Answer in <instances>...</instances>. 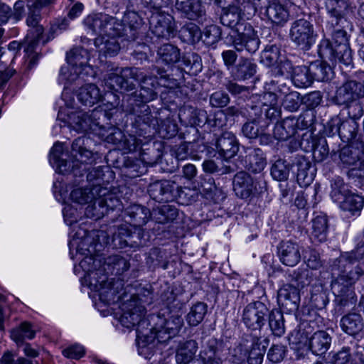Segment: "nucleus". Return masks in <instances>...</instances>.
Returning a JSON list of instances; mask_svg holds the SVG:
<instances>
[{
  "instance_id": "f257e3e1",
  "label": "nucleus",
  "mask_w": 364,
  "mask_h": 364,
  "mask_svg": "<svg viewBox=\"0 0 364 364\" xmlns=\"http://www.w3.org/2000/svg\"><path fill=\"white\" fill-rule=\"evenodd\" d=\"M123 313L119 318L122 326L129 328L136 327V344L138 353L146 359L154 355L155 342L165 343L175 336L183 326V318L178 315L168 317L150 315L144 318L146 309L136 299H132L122 304Z\"/></svg>"
},
{
  "instance_id": "f03ea898",
  "label": "nucleus",
  "mask_w": 364,
  "mask_h": 364,
  "mask_svg": "<svg viewBox=\"0 0 364 364\" xmlns=\"http://www.w3.org/2000/svg\"><path fill=\"white\" fill-rule=\"evenodd\" d=\"M85 26L93 34L100 36L95 40V46L100 55L114 56L120 50L117 38L124 36L122 26L118 20L105 14H93L84 20Z\"/></svg>"
},
{
  "instance_id": "7ed1b4c3",
  "label": "nucleus",
  "mask_w": 364,
  "mask_h": 364,
  "mask_svg": "<svg viewBox=\"0 0 364 364\" xmlns=\"http://www.w3.org/2000/svg\"><path fill=\"white\" fill-rule=\"evenodd\" d=\"M70 198L79 204L94 203L92 205H89L86 208L85 215L89 218H100L105 214V210L114 209L119 205L117 196L109 188L102 186L100 183L85 189L74 188L71 191Z\"/></svg>"
},
{
  "instance_id": "20e7f679",
  "label": "nucleus",
  "mask_w": 364,
  "mask_h": 364,
  "mask_svg": "<svg viewBox=\"0 0 364 364\" xmlns=\"http://www.w3.org/2000/svg\"><path fill=\"white\" fill-rule=\"evenodd\" d=\"M85 141H88V139L84 136L74 140L71 151L73 159L71 162L60 158L63 151V144L55 143L50 152V164L60 173L73 172L75 176L82 175L87 170V165L92 162V153L83 146Z\"/></svg>"
},
{
  "instance_id": "39448f33",
  "label": "nucleus",
  "mask_w": 364,
  "mask_h": 364,
  "mask_svg": "<svg viewBox=\"0 0 364 364\" xmlns=\"http://www.w3.org/2000/svg\"><path fill=\"white\" fill-rule=\"evenodd\" d=\"M105 116V112L100 107H96L89 112L80 109H61L58 112V119L77 132L86 133L89 131L95 132L100 129L102 127L100 120L102 117Z\"/></svg>"
},
{
  "instance_id": "423d86ee",
  "label": "nucleus",
  "mask_w": 364,
  "mask_h": 364,
  "mask_svg": "<svg viewBox=\"0 0 364 364\" xmlns=\"http://www.w3.org/2000/svg\"><path fill=\"white\" fill-rule=\"evenodd\" d=\"M333 43L323 38L318 45V54L332 64L341 63L346 66L353 63L352 52L348 43L346 32L336 29L332 32Z\"/></svg>"
},
{
  "instance_id": "0eeeda50",
  "label": "nucleus",
  "mask_w": 364,
  "mask_h": 364,
  "mask_svg": "<svg viewBox=\"0 0 364 364\" xmlns=\"http://www.w3.org/2000/svg\"><path fill=\"white\" fill-rule=\"evenodd\" d=\"M48 6L37 5V1L33 2L31 5H28V14L26 18V23L31 28L27 33L24 43H28L27 47L25 48L27 58L23 65L26 70L32 69L37 63L38 58L36 52V47L44 31L43 26L38 24L41 20L40 11Z\"/></svg>"
},
{
  "instance_id": "6e6552de",
  "label": "nucleus",
  "mask_w": 364,
  "mask_h": 364,
  "mask_svg": "<svg viewBox=\"0 0 364 364\" xmlns=\"http://www.w3.org/2000/svg\"><path fill=\"white\" fill-rule=\"evenodd\" d=\"M361 259L352 252L347 255H342L338 259L339 266L343 269L338 274L337 278L331 283V289L335 294L339 296L347 295L350 287L363 274L364 269L361 264L353 267L354 262Z\"/></svg>"
},
{
  "instance_id": "1a4fd4ad",
  "label": "nucleus",
  "mask_w": 364,
  "mask_h": 364,
  "mask_svg": "<svg viewBox=\"0 0 364 364\" xmlns=\"http://www.w3.org/2000/svg\"><path fill=\"white\" fill-rule=\"evenodd\" d=\"M331 196L333 201L339 203L340 208L354 215L359 213L364 205V198L346 190L342 179L338 178L331 183Z\"/></svg>"
},
{
  "instance_id": "9d476101",
  "label": "nucleus",
  "mask_w": 364,
  "mask_h": 364,
  "mask_svg": "<svg viewBox=\"0 0 364 364\" xmlns=\"http://www.w3.org/2000/svg\"><path fill=\"white\" fill-rule=\"evenodd\" d=\"M142 72L136 68H116L104 77L105 85L114 91H130L134 89V80H140Z\"/></svg>"
},
{
  "instance_id": "9b49d317",
  "label": "nucleus",
  "mask_w": 364,
  "mask_h": 364,
  "mask_svg": "<svg viewBox=\"0 0 364 364\" xmlns=\"http://www.w3.org/2000/svg\"><path fill=\"white\" fill-rule=\"evenodd\" d=\"M157 73L159 76H146L142 73V77L140 80H134V81L139 82L141 84V89L139 90V97L143 102H149L154 100L157 95L156 89L159 86L173 88L177 85V82L171 79L168 76L163 75L157 70Z\"/></svg>"
},
{
  "instance_id": "f8f14e48",
  "label": "nucleus",
  "mask_w": 364,
  "mask_h": 364,
  "mask_svg": "<svg viewBox=\"0 0 364 364\" xmlns=\"http://www.w3.org/2000/svg\"><path fill=\"white\" fill-rule=\"evenodd\" d=\"M70 249L75 247L77 254L84 255L85 257L80 262V266L86 273L85 280L89 282V276L92 274H97L96 278H99L102 274V270H93L92 265L95 263V247L91 244L90 238L88 236L83 237L80 241L78 239L73 238L69 242Z\"/></svg>"
},
{
  "instance_id": "ddd939ff",
  "label": "nucleus",
  "mask_w": 364,
  "mask_h": 364,
  "mask_svg": "<svg viewBox=\"0 0 364 364\" xmlns=\"http://www.w3.org/2000/svg\"><path fill=\"white\" fill-rule=\"evenodd\" d=\"M289 37L298 47L306 50L315 43L317 34L310 21L300 18L291 23Z\"/></svg>"
},
{
  "instance_id": "4468645a",
  "label": "nucleus",
  "mask_w": 364,
  "mask_h": 364,
  "mask_svg": "<svg viewBox=\"0 0 364 364\" xmlns=\"http://www.w3.org/2000/svg\"><path fill=\"white\" fill-rule=\"evenodd\" d=\"M229 40L237 51L246 50L250 53H255L260 43L257 32L250 24L240 26L238 31L230 34Z\"/></svg>"
},
{
  "instance_id": "2eb2a0df",
  "label": "nucleus",
  "mask_w": 364,
  "mask_h": 364,
  "mask_svg": "<svg viewBox=\"0 0 364 364\" xmlns=\"http://www.w3.org/2000/svg\"><path fill=\"white\" fill-rule=\"evenodd\" d=\"M269 309L261 301H255L247 304L242 314V321L245 325L252 330L260 329L265 323Z\"/></svg>"
},
{
  "instance_id": "dca6fc26",
  "label": "nucleus",
  "mask_w": 364,
  "mask_h": 364,
  "mask_svg": "<svg viewBox=\"0 0 364 364\" xmlns=\"http://www.w3.org/2000/svg\"><path fill=\"white\" fill-rule=\"evenodd\" d=\"M153 33L159 38H169L174 36L175 23L173 17L166 13H154L149 17Z\"/></svg>"
},
{
  "instance_id": "f3484780",
  "label": "nucleus",
  "mask_w": 364,
  "mask_h": 364,
  "mask_svg": "<svg viewBox=\"0 0 364 364\" xmlns=\"http://www.w3.org/2000/svg\"><path fill=\"white\" fill-rule=\"evenodd\" d=\"M96 274L89 276V286L91 289L98 292L100 299L106 304H110L114 301L115 290L112 288L111 282L107 281L105 274H102L99 278H96Z\"/></svg>"
},
{
  "instance_id": "a211bd4d",
  "label": "nucleus",
  "mask_w": 364,
  "mask_h": 364,
  "mask_svg": "<svg viewBox=\"0 0 364 364\" xmlns=\"http://www.w3.org/2000/svg\"><path fill=\"white\" fill-rule=\"evenodd\" d=\"M188 114L190 115L188 122L192 125L203 126L206 123L210 124L213 126H221L220 122H218V120H220L223 116V113L221 111L216 112L214 115V123L211 124L212 119L208 116L205 110L202 109H196L191 107H186L180 112V117L182 115Z\"/></svg>"
},
{
  "instance_id": "6ab92c4d",
  "label": "nucleus",
  "mask_w": 364,
  "mask_h": 364,
  "mask_svg": "<svg viewBox=\"0 0 364 364\" xmlns=\"http://www.w3.org/2000/svg\"><path fill=\"white\" fill-rule=\"evenodd\" d=\"M289 2L287 0H277L271 3L266 9L268 19L276 25H284L289 18Z\"/></svg>"
},
{
  "instance_id": "aec40b11",
  "label": "nucleus",
  "mask_w": 364,
  "mask_h": 364,
  "mask_svg": "<svg viewBox=\"0 0 364 364\" xmlns=\"http://www.w3.org/2000/svg\"><path fill=\"white\" fill-rule=\"evenodd\" d=\"M176 183L170 181H161L153 183L149 186L150 196L159 203L168 202L174 198Z\"/></svg>"
},
{
  "instance_id": "412c9836",
  "label": "nucleus",
  "mask_w": 364,
  "mask_h": 364,
  "mask_svg": "<svg viewBox=\"0 0 364 364\" xmlns=\"http://www.w3.org/2000/svg\"><path fill=\"white\" fill-rule=\"evenodd\" d=\"M141 13L126 11L122 18V33L128 40L134 41L137 38L139 29L143 25V20L140 15Z\"/></svg>"
},
{
  "instance_id": "4be33fe9",
  "label": "nucleus",
  "mask_w": 364,
  "mask_h": 364,
  "mask_svg": "<svg viewBox=\"0 0 364 364\" xmlns=\"http://www.w3.org/2000/svg\"><path fill=\"white\" fill-rule=\"evenodd\" d=\"M278 255L282 264L294 267L301 259L300 247L296 242L283 241L279 246Z\"/></svg>"
},
{
  "instance_id": "5701e85b",
  "label": "nucleus",
  "mask_w": 364,
  "mask_h": 364,
  "mask_svg": "<svg viewBox=\"0 0 364 364\" xmlns=\"http://www.w3.org/2000/svg\"><path fill=\"white\" fill-rule=\"evenodd\" d=\"M300 301L299 290L291 284H284L278 291L277 301L279 305L287 311L297 309Z\"/></svg>"
},
{
  "instance_id": "b1692460",
  "label": "nucleus",
  "mask_w": 364,
  "mask_h": 364,
  "mask_svg": "<svg viewBox=\"0 0 364 364\" xmlns=\"http://www.w3.org/2000/svg\"><path fill=\"white\" fill-rule=\"evenodd\" d=\"M66 60L67 63L71 66L72 69H77L81 72L82 75L84 74L83 72L85 75L89 74L87 69H90L88 64L90 55L87 50L81 47L74 48L67 53Z\"/></svg>"
},
{
  "instance_id": "393cba45",
  "label": "nucleus",
  "mask_w": 364,
  "mask_h": 364,
  "mask_svg": "<svg viewBox=\"0 0 364 364\" xmlns=\"http://www.w3.org/2000/svg\"><path fill=\"white\" fill-rule=\"evenodd\" d=\"M144 114L141 116H139V122H142L144 124H147L149 127H152L154 129H158L159 132L163 134L164 137L170 138L175 136L177 133V127L175 124L171 122L170 120L164 121L159 124V120L154 117L151 113L148 111V107H146Z\"/></svg>"
},
{
  "instance_id": "a878e982",
  "label": "nucleus",
  "mask_w": 364,
  "mask_h": 364,
  "mask_svg": "<svg viewBox=\"0 0 364 364\" xmlns=\"http://www.w3.org/2000/svg\"><path fill=\"white\" fill-rule=\"evenodd\" d=\"M364 97V92L361 90V83L350 80L340 87L336 95L338 104H347L358 97Z\"/></svg>"
},
{
  "instance_id": "bb28decb",
  "label": "nucleus",
  "mask_w": 364,
  "mask_h": 364,
  "mask_svg": "<svg viewBox=\"0 0 364 364\" xmlns=\"http://www.w3.org/2000/svg\"><path fill=\"white\" fill-rule=\"evenodd\" d=\"M217 148L220 154L225 159L234 157L239 150V144L235 135L230 132H224L218 139Z\"/></svg>"
},
{
  "instance_id": "cd10ccee",
  "label": "nucleus",
  "mask_w": 364,
  "mask_h": 364,
  "mask_svg": "<svg viewBox=\"0 0 364 364\" xmlns=\"http://www.w3.org/2000/svg\"><path fill=\"white\" fill-rule=\"evenodd\" d=\"M232 185L235 194L241 198H248L254 188L253 179L245 171H240L235 175Z\"/></svg>"
},
{
  "instance_id": "c85d7f7f",
  "label": "nucleus",
  "mask_w": 364,
  "mask_h": 364,
  "mask_svg": "<svg viewBox=\"0 0 364 364\" xmlns=\"http://www.w3.org/2000/svg\"><path fill=\"white\" fill-rule=\"evenodd\" d=\"M220 22L223 26L230 28L233 33L238 31L240 26H245L250 24L242 20L241 9L234 5L229 6L224 10Z\"/></svg>"
},
{
  "instance_id": "c756f323",
  "label": "nucleus",
  "mask_w": 364,
  "mask_h": 364,
  "mask_svg": "<svg viewBox=\"0 0 364 364\" xmlns=\"http://www.w3.org/2000/svg\"><path fill=\"white\" fill-rule=\"evenodd\" d=\"M308 343L313 353L322 355L329 348L331 338L326 331H318L311 336Z\"/></svg>"
},
{
  "instance_id": "7c9ffc66",
  "label": "nucleus",
  "mask_w": 364,
  "mask_h": 364,
  "mask_svg": "<svg viewBox=\"0 0 364 364\" xmlns=\"http://www.w3.org/2000/svg\"><path fill=\"white\" fill-rule=\"evenodd\" d=\"M198 348V343L194 340L186 341L181 343L176 354V363L178 364H189L195 358Z\"/></svg>"
},
{
  "instance_id": "2f4dec72",
  "label": "nucleus",
  "mask_w": 364,
  "mask_h": 364,
  "mask_svg": "<svg viewBox=\"0 0 364 364\" xmlns=\"http://www.w3.org/2000/svg\"><path fill=\"white\" fill-rule=\"evenodd\" d=\"M77 97L82 104L92 106L98 102L102 95L97 86L94 84H87L79 89Z\"/></svg>"
},
{
  "instance_id": "473e14b6",
  "label": "nucleus",
  "mask_w": 364,
  "mask_h": 364,
  "mask_svg": "<svg viewBox=\"0 0 364 364\" xmlns=\"http://www.w3.org/2000/svg\"><path fill=\"white\" fill-rule=\"evenodd\" d=\"M247 168L255 173L262 171L267 163L263 151L260 149L248 148L245 156Z\"/></svg>"
},
{
  "instance_id": "72a5a7b5",
  "label": "nucleus",
  "mask_w": 364,
  "mask_h": 364,
  "mask_svg": "<svg viewBox=\"0 0 364 364\" xmlns=\"http://www.w3.org/2000/svg\"><path fill=\"white\" fill-rule=\"evenodd\" d=\"M126 213L130 218L129 223L135 227L146 224L151 215L148 208L137 204L129 205L126 209Z\"/></svg>"
},
{
  "instance_id": "f704fd0d",
  "label": "nucleus",
  "mask_w": 364,
  "mask_h": 364,
  "mask_svg": "<svg viewBox=\"0 0 364 364\" xmlns=\"http://www.w3.org/2000/svg\"><path fill=\"white\" fill-rule=\"evenodd\" d=\"M296 132V127L295 119L294 118L287 117L275 124L273 134L274 138L277 140L284 141L294 135Z\"/></svg>"
},
{
  "instance_id": "c9c22d12",
  "label": "nucleus",
  "mask_w": 364,
  "mask_h": 364,
  "mask_svg": "<svg viewBox=\"0 0 364 364\" xmlns=\"http://www.w3.org/2000/svg\"><path fill=\"white\" fill-rule=\"evenodd\" d=\"M328 234V220L325 215H316L312 220L311 239L315 242H322L326 240Z\"/></svg>"
},
{
  "instance_id": "e433bc0d",
  "label": "nucleus",
  "mask_w": 364,
  "mask_h": 364,
  "mask_svg": "<svg viewBox=\"0 0 364 364\" xmlns=\"http://www.w3.org/2000/svg\"><path fill=\"white\" fill-rule=\"evenodd\" d=\"M341 326L343 331L349 335H355L363 329L361 316L358 314H349L341 320Z\"/></svg>"
},
{
  "instance_id": "4c0bfd02",
  "label": "nucleus",
  "mask_w": 364,
  "mask_h": 364,
  "mask_svg": "<svg viewBox=\"0 0 364 364\" xmlns=\"http://www.w3.org/2000/svg\"><path fill=\"white\" fill-rule=\"evenodd\" d=\"M314 80L311 67L297 66L292 71V81L299 87H307Z\"/></svg>"
},
{
  "instance_id": "58836bf2",
  "label": "nucleus",
  "mask_w": 364,
  "mask_h": 364,
  "mask_svg": "<svg viewBox=\"0 0 364 364\" xmlns=\"http://www.w3.org/2000/svg\"><path fill=\"white\" fill-rule=\"evenodd\" d=\"M159 59L166 65L174 64L180 59L179 49L172 44H164L157 51Z\"/></svg>"
},
{
  "instance_id": "ea45409f",
  "label": "nucleus",
  "mask_w": 364,
  "mask_h": 364,
  "mask_svg": "<svg viewBox=\"0 0 364 364\" xmlns=\"http://www.w3.org/2000/svg\"><path fill=\"white\" fill-rule=\"evenodd\" d=\"M298 171L296 179L301 186H309L314 180V175L309 172L311 167L310 162L301 159L297 162Z\"/></svg>"
},
{
  "instance_id": "a19ab883",
  "label": "nucleus",
  "mask_w": 364,
  "mask_h": 364,
  "mask_svg": "<svg viewBox=\"0 0 364 364\" xmlns=\"http://www.w3.org/2000/svg\"><path fill=\"white\" fill-rule=\"evenodd\" d=\"M314 80L327 81L333 77L331 67L326 62H314L310 65Z\"/></svg>"
},
{
  "instance_id": "79ce46f5",
  "label": "nucleus",
  "mask_w": 364,
  "mask_h": 364,
  "mask_svg": "<svg viewBox=\"0 0 364 364\" xmlns=\"http://www.w3.org/2000/svg\"><path fill=\"white\" fill-rule=\"evenodd\" d=\"M223 364V360L218 354L216 348L210 346L207 349L201 350L193 364Z\"/></svg>"
},
{
  "instance_id": "37998d69",
  "label": "nucleus",
  "mask_w": 364,
  "mask_h": 364,
  "mask_svg": "<svg viewBox=\"0 0 364 364\" xmlns=\"http://www.w3.org/2000/svg\"><path fill=\"white\" fill-rule=\"evenodd\" d=\"M256 65L250 59L241 58L236 67L235 76L240 80L252 77L256 73Z\"/></svg>"
},
{
  "instance_id": "c03bdc74",
  "label": "nucleus",
  "mask_w": 364,
  "mask_h": 364,
  "mask_svg": "<svg viewBox=\"0 0 364 364\" xmlns=\"http://www.w3.org/2000/svg\"><path fill=\"white\" fill-rule=\"evenodd\" d=\"M207 312V306L202 302H198L194 304L187 314L186 321L189 325L196 326L203 320Z\"/></svg>"
},
{
  "instance_id": "a18cd8bd",
  "label": "nucleus",
  "mask_w": 364,
  "mask_h": 364,
  "mask_svg": "<svg viewBox=\"0 0 364 364\" xmlns=\"http://www.w3.org/2000/svg\"><path fill=\"white\" fill-rule=\"evenodd\" d=\"M257 341L254 340L248 349L246 360L249 364H262L263 361L266 348Z\"/></svg>"
},
{
  "instance_id": "49530a36",
  "label": "nucleus",
  "mask_w": 364,
  "mask_h": 364,
  "mask_svg": "<svg viewBox=\"0 0 364 364\" xmlns=\"http://www.w3.org/2000/svg\"><path fill=\"white\" fill-rule=\"evenodd\" d=\"M35 336V331L28 322H23L21 326L11 331V338L16 343L21 342L24 338L32 339Z\"/></svg>"
},
{
  "instance_id": "de8ad7c7",
  "label": "nucleus",
  "mask_w": 364,
  "mask_h": 364,
  "mask_svg": "<svg viewBox=\"0 0 364 364\" xmlns=\"http://www.w3.org/2000/svg\"><path fill=\"white\" fill-rule=\"evenodd\" d=\"M114 172L107 166H97L93 168L87 174L89 181L101 180L102 182L109 183L114 179Z\"/></svg>"
},
{
  "instance_id": "09e8293b",
  "label": "nucleus",
  "mask_w": 364,
  "mask_h": 364,
  "mask_svg": "<svg viewBox=\"0 0 364 364\" xmlns=\"http://www.w3.org/2000/svg\"><path fill=\"white\" fill-rule=\"evenodd\" d=\"M269 325L273 333L281 336L284 333L283 315L278 310H272L269 314Z\"/></svg>"
},
{
  "instance_id": "8fccbe9b",
  "label": "nucleus",
  "mask_w": 364,
  "mask_h": 364,
  "mask_svg": "<svg viewBox=\"0 0 364 364\" xmlns=\"http://www.w3.org/2000/svg\"><path fill=\"white\" fill-rule=\"evenodd\" d=\"M289 174V166L286 161L282 159L277 160L271 167V175L272 178L279 181H286Z\"/></svg>"
},
{
  "instance_id": "3c124183",
  "label": "nucleus",
  "mask_w": 364,
  "mask_h": 364,
  "mask_svg": "<svg viewBox=\"0 0 364 364\" xmlns=\"http://www.w3.org/2000/svg\"><path fill=\"white\" fill-rule=\"evenodd\" d=\"M132 234L125 227L119 228L118 232L113 235V243L117 248H124L127 246L133 247L132 244Z\"/></svg>"
},
{
  "instance_id": "603ef678",
  "label": "nucleus",
  "mask_w": 364,
  "mask_h": 364,
  "mask_svg": "<svg viewBox=\"0 0 364 364\" xmlns=\"http://www.w3.org/2000/svg\"><path fill=\"white\" fill-rule=\"evenodd\" d=\"M80 75H82L80 71L77 70V69H72L71 66L68 64L61 67L58 82L67 87L75 81Z\"/></svg>"
},
{
  "instance_id": "864d4df0",
  "label": "nucleus",
  "mask_w": 364,
  "mask_h": 364,
  "mask_svg": "<svg viewBox=\"0 0 364 364\" xmlns=\"http://www.w3.org/2000/svg\"><path fill=\"white\" fill-rule=\"evenodd\" d=\"M107 264L111 267L112 273L115 274H123L125 271H127L130 267L129 261L120 255L109 257L108 258Z\"/></svg>"
},
{
  "instance_id": "5fc2aeb1",
  "label": "nucleus",
  "mask_w": 364,
  "mask_h": 364,
  "mask_svg": "<svg viewBox=\"0 0 364 364\" xmlns=\"http://www.w3.org/2000/svg\"><path fill=\"white\" fill-rule=\"evenodd\" d=\"M221 29L218 26L210 25L206 26L202 32L201 40L208 46L217 43L221 37Z\"/></svg>"
},
{
  "instance_id": "6e6d98bb",
  "label": "nucleus",
  "mask_w": 364,
  "mask_h": 364,
  "mask_svg": "<svg viewBox=\"0 0 364 364\" xmlns=\"http://www.w3.org/2000/svg\"><path fill=\"white\" fill-rule=\"evenodd\" d=\"M247 342L240 343L238 346L231 349L230 351V360L235 364H240L246 360L248 349Z\"/></svg>"
},
{
  "instance_id": "4d7b16f0",
  "label": "nucleus",
  "mask_w": 364,
  "mask_h": 364,
  "mask_svg": "<svg viewBox=\"0 0 364 364\" xmlns=\"http://www.w3.org/2000/svg\"><path fill=\"white\" fill-rule=\"evenodd\" d=\"M301 104V97L299 92L292 91L285 95L282 101V105L291 112L296 111Z\"/></svg>"
},
{
  "instance_id": "13d9d810",
  "label": "nucleus",
  "mask_w": 364,
  "mask_h": 364,
  "mask_svg": "<svg viewBox=\"0 0 364 364\" xmlns=\"http://www.w3.org/2000/svg\"><path fill=\"white\" fill-rule=\"evenodd\" d=\"M286 353V346L282 344H274L269 348L267 353V358L272 363H279L285 357Z\"/></svg>"
},
{
  "instance_id": "bf43d9fd",
  "label": "nucleus",
  "mask_w": 364,
  "mask_h": 364,
  "mask_svg": "<svg viewBox=\"0 0 364 364\" xmlns=\"http://www.w3.org/2000/svg\"><path fill=\"white\" fill-rule=\"evenodd\" d=\"M331 362L333 364H353L350 348L344 347L338 352L334 353L332 355Z\"/></svg>"
},
{
  "instance_id": "052dcab7",
  "label": "nucleus",
  "mask_w": 364,
  "mask_h": 364,
  "mask_svg": "<svg viewBox=\"0 0 364 364\" xmlns=\"http://www.w3.org/2000/svg\"><path fill=\"white\" fill-rule=\"evenodd\" d=\"M184 35L188 38V40L195 43L202 38V32L200 28L194 23H188L183 28Z\"/></svg>"
},
{
  "instance_id": "680f3d73",
  "label": "nucleus",
  "mask_w": 364,
  "mask_h": 364,
  "mask_svg": "<svg viewBox=\"0 0 364 364\" xmlns=\"http://www.w3.org/2000/svg\"><path fill=\"white\" fill-rule=\"evenodd\" d=\"M230 101L229 96L227 93L221 91H217L213 93L210 97V103L215 107H225Z\"/></svg>"
},
{
  "instance_id": "e2e57ef3",
  "label": "nucleus",
  "mask_w": 364,
  "mask_h": 364,
  "mask_svg": "<svg viewBox=\"0 0 364 364\" xmlns=\"http://www.w3.org/2000/svg\"><path fill=\"white\" fill-rule=\"evenodd\" d=\"M305 262L312 269H317L321 267V261L318 253L314 250H309L304 255Z\"/></svg>"
},
{
  "instance_id": "0e129e2a",
  "label": "nucleus",
  "mask_w": 364,
  "mask_h": 364,
  "mask_svg": "<svg viewBox=\"0 0 364 364\" xmlns=\"http://www.w3.org/2000/svg\"><path fill=\"white\" fill-rule=\"evenodd\" d=\"M159 213L163 217L161 218H159V222L162 223L174 220L178 215L176 208L169 205H162L160 208Z\"/></svg>"
},
{
  "instance_id": "69168bd1",
  "label": "nucleus",
  "mask_w": 364,
  "mask_h": 364,
  "mask_svg": "<svg viewBox=\"0 0 364 364\" xmlns=\"http://www.w3.org/2000/svg\"><path fill=\"white\" fill-rule=\"evenodd\" d=\"M127 11L146 14L149 9L145 0H125Z\"/></svg>"
},
{
  "instance_id": "338daca9",
  "label": "nucleus",
  "mask_w": 364,
  "mask_h": 364,
  "mask_svg": "<svg viewBox=\"0 0 364 364\" xmlns=\"http://www.w3.org/2000/svg\"><path fill=\"white\" fill-rule=\"evenodd\" d=\"M83 346L79 344L72 345L63 350L65 357L72 359H79L85 355Z\"/></svg>"
},
{
  "instance_id": "774afa93",
  "label": "nucleus",
  "mask_w": 364,
  "mask_h": 364,
  "mask_svg": "<svg viewBox=\"0 0 364 364\" xmlns=\"http://www.w3.org/2000/svg\"><path fill=\"white\" fill-rule=\"evenodd\" d=\"M304 103L309 109H314L320 105L322 100V95L320 92H312L304 96Z\"/></svg>"
}]
</instances>
